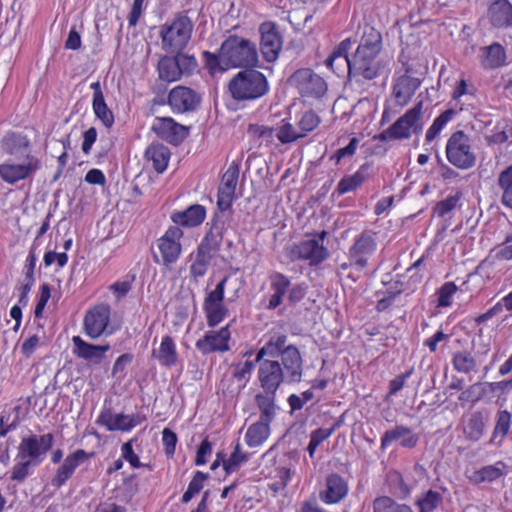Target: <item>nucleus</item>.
Returning <instances> with one entry per match:
<instances>
[{
	"label": "nucleus",
	"instance_id": "17",
	"mask_svg": "<svg viewBox=\"0 0 512 512\" xmlns=\"http://www.w3.org/2000/svg\"><path fill=\"white\" fill-rule=\"evenodd\" d=\"M110 307L99 304L87 311L84 317V329L86 334L96 339L103 335L110 321Z\"/></svg>",
	"mask_w": 512,
	"mask_h": 512
},
{
	"label": "nucleus",
	"instance_id": "30",
	"mask_svg": "<svg viewBox=\"0 0 512 512\" xmlns=\"http://www.w3.org/2000/svg\"><path fill=\"white\" fill-rule=\"evenodd\" d=\"M73 353L81 359L99 364L105 357V353L110 350V345H94L84 341L80 336H74Z\"/></svg>",
	"mask_w": 512,
	"mask_h": 512
},
{
	"label": "nucleus",
	"instance_id": "20",
	"mask_svg": "<svg viewBox=\"0 0 512 512\" xmlns=\"http://www.w3.org/2000/svg\"><path fill=\"white\" fill-rule=\"evenodd\" d=\"M420 440L419 434L405 425H395L386 430L381 437L380 448L386 450L392 443L399 441L402 448L413 449Z\"/></svg>",
	"mask_w": 512,
	"mask_h": 512
},
{
	"label": "nucleus",
	"instance_id": "62",
	"mask_svg": "<svg viewBox=\"0 0 512 512\" xmlns=\"http://www.w3.org/2000/svg\"><path fill=\"white\" fill-rule=\"evenodd\" d=\"M495 258L503 261L512 260V234L507 235L504 241L495 248Z\"/></svg>",
	"mask_w": 512,
	"mask_h": 512
},
{
	"label": "nucleus",
	"instance_id": "31",
	"mask_svg": "<svg viewBox=\"0 0 512 512\" xmlns=\"http://www.w3.org/2000/svg\"><path fill=\"white\" fill-rule=\"evenodd\" d=\"M372 166L369 163H363L350 175H345L337 184L332 196H342L346 193L357 190L370 176Z\"/></svg>",
	"mask_w": 512,
	"mask_h": 512
},
{
	"label": "nucleus",
	"instance_id": "7",
	"mask_svg": "<svg viewBox=\"0 0 512 512\" xmlns=\"http://www.w3.org/2000/svg\"><path fill=\"white\" fill-rule=\"evenodd\" d=\"M53 445L54 436L52 433L31 434L22 437L17 448L16 460L26 459L39 466L45 460Z\"/></svg>",
	"mask_w": 512,
	"mask_h": 512
},
{
	"label": "nucleus",
	"instance_id": "46",
	"mask_svg": "<svg viewBox=\"0 0 512 512\" xmlns=\"http://www.w3.org/2000/svg\"><path fill=\"white\" fill-rule=\"evenodd\" d=\"M497 183L501 190V203L512 209V164L500 172Z\"/></svg>",
	"mask_w": 512,
	"mask_h": 512
},
{
	"label": "nucleus",
	"instance_id": "13",
	"mask_svg": "<svg viewBox=\"0 0 512 512\" xmlns=\"http://www.w3.org/2000/svg\"><path fill=\"white\" fill-rule=\"evenodd\" d=\"M239 172V164L233 161L222 176L217 193V207L221 212L229 210L232 206Z\"/></svg>",
	"mask_w": 512,
	"mask_h": 512
},
{
	"label": "nucleus",
	"instance_id": "52",
	"mask_svg": "<svg viewBox=\"0 0 512 512\" xmlns=\"http://www.w3.org/2000/svg\"><path fill=\"white\" fill-rule=\"evenodd\" d=\"M248 460V456L241 453L240 443H236L234 451L228 459L223 460V468L226 474H231L239 469V467Z\"/></svg>",
	"mask_w": 512,
	"mask_h": 512
},
{
	"label": "nucleus",
	"instance_id": "2",
	"mask_svg": "<svg viewBox=\"0 0 512 512\" xmlns=\"http://www.w3.org/2000/svg\"><path fill=\"white\" fill-rule=\"evenodd\" d=\"M205 67L215 77L230 68L255 67L258 64L256 45L249 39L238 35L227 37L219 49V54L203 52Z\"/></svg>",
	"mask_w": 512,
	"mask_h": 512
},
{
	"label": "nucleus",
	"instance_id": "4",
	"mask_svg": "<svg viewBox=\"0 0 512 512\" xmlns=\"http://www.w3.org/2000/svg\"><path fill=\"white\" fill-rule=\"evenodd\" d=\"M193 29L194 23L185 12L176 13L171 21L160 26L162 49L169 54L183 51L191 40Z\"/></svg>",
	"mask_w": 512,
	"mask_h": 512
},
{
	"label": "nucleus",
	"instance_id": "12",
	"mask_svg": "<svg viewBox=\"0 0 512 512\" xmlns=\"http://www.w3.org/2000/svg\"><path fill=\"white\" fill-rule=\"evenodd\" d=\"M260 52L267 62L278 59L282 50L283 39L274 22H263L259 26Z\"/></svg>",
	"mask_w": 512,
	"mask_h": 512
},
{
	"label": "nucleus",
	"instance_id": "22",
	"mask_svg": "<svg viewBox=\"0 0 512 512\" xmlns=\"http://www.w3.org/2000/svg\"><path fill=\"white\" fill-rule=\"evenodd\" d=\"M182 236L183 231L178 226H172L158 240V248L164 264H172L179 258L181 253L179 240Z\"/></svg>",
	"mask_w": 512,
	"mask_h": 512
},
{
	"label": "nucleus",
	"instance_id": "29",
	"mask_svg": "<svg viewBox=\"0 0 512 512\" xmlns=\"http://www.w3.org/2000/svg\"><path fill=\"white\" fill-rule=\"evenodd\" d=\"M357 41V39L352 40L351 38L342 40L326 59V66L336 73L343 72L344 68L346 67L348 69V74L350 75V65L352 64V58H349L348 54L352 43H356Z\"/></svg>",
	"mask_w": 512,
	"mask_h": 512
},
{
	"label": "nucleus",
	"instance_id": "23",
	"mask_svg": "<svg viewBox=\"0 0 512 512\" xmlns=\"http://www.w3.org/2000/svg\"><path fill=\"white\" fill-rule=\"evenodd\" d=\"M229 339L230 332L227 325L219 331H207L202 338L196 341L195 347L203 355L213 352H226L229 350Z\"/></svg>",
	"mask_w": 512,
	"mask_h": 512
},
{
	"label": "nucleus",
	"instance_id": "3",
	"mask_svg": "<svg viewBox=\"0 0 512 512\" xmlns=\"http://www.w3.org/2000/svg\"><path fill=\"white\" fill-rule=\"evenodd\" d=\"M231 97L236 101H252L269 92L266 76L252 68L239 71L228 83Z\"/></svg>",
	"mask_w": 512,
	"mask_h": 512
},
{
	"label": "nucleus",
	"instance_id": "14",
	"mask_svg": "<svg viewBox=\"0 0 512 512\" xmlns=\"http://www.w3.org/2000/svg\"><path fill=\"white\" fill-rule=\"evenodd\" d=\"M329 256L328 249L317 239H306L291 249L292 260H306L311 266L321 264Z\"/></svg>",
	"mask_w": 512,
	"mask_h": 512
},
{
	"label": "nucleus",
	"instance_id": "56",
	"mask_svg": "<svg viewBox=\"0 0 512 512\" xmlns=\"http://www.w3.org/2000/svg\"><path fill=\"white\" fill-rule=\"evenodd\" d=\"M458 287L454 282H445L437 290V307H449L452 305L453 296L457 292Z\"/></svg>",
	"mask_w": 512,
	"mask_h": 512
},
{
	"label": "nucleus",
	"instance_id": "26",
	"mask_svg": "<svg viewBox=\"0 0 512 512\" xmlns=\"http://www.w3.org/2000/svg\"><path fill=\"white\" fill-rule=\"evenodd\" d=\"M489 23L497 29H512V3L509 0H493L487 9Z\"/></svg>",
	"mask_w": 512,
	"mask_h": 512
},
{
	"label": "nucleus",
	"instance_id": "44",
	"mask_svg": "<svg viewBox=\"0 0 512 512\" xmlns=\"http://www.w3.org/2000/svg\"><path fill=\"white\" fill-rule=\"evenodd\" d=\"M160 79L167 82H174L181 78V73L174 56H164L158 63Z\"/></svg>",
	"mask_w": 512,
	"mask_h": 512
},
{
	"label": "nucleus",
	"instance_id": "9",
	"mask_svg": "<svg viewBox=\"0 0 512 512\" xmlns=\"http://www.w3.org/2000/svg\"><path fill=\"white\" fill-rule=\"evenodd\" d=\"M41 168L42 162L37 156H29L21 163L5 161L0 163V178L9 185H15L32 178Z\"/></svg>",
	"mask_w": 512,
	"mask_h": 512
},
{
	"label": "nucleus",
	"instance_id": "1",
	"mask_svg": "<svg viewBox=\"0 0 512 512\" xmlns=\"http://www.w3.org/2000/svg\"><path fill=\"white\" fill-rule=\"evenodd\" d=\"M287 342L285 334H274L257 351V378L264 391L277 392L283 383L294 384L302 380V355L295 345Z\"/></svg>",
	"mask_w": 512,
	"mask_h": 512
},
{
	"label": "nucleus",
	"instance_id": "57",
	"mask_svg": "<svg viewBox=\"0 0 512 512\" xmlns=\"http://www.w3.org/2000/svg\"><path fill=\"white\" fill-rule=\"evenodd\" d=\"M174 58L178 64V68L180 70L181 75H190L192 74L198 64L197 60L193 55H188L186 53L181 52H174Z\"/></svg>",
	"mask_w": 512,
	"mask_h": 512
},
{
	"label": "nucleus",
	"instance_id": "45",
	"mask_svg": "<svg viewBox=\"0 0 512 512\" xmlns=\"http://www.w3.org/2000/svg\"><path fill=\"white\" fill-rule=\"evenodd\" d=\"M452 365L457 372L469 374L476 371L477 362L470 351L462 350L453 354Z\"/></svg>",
	"mask_w": 512,
	"mask_h": 512
},
{
	"label": "nucleus",
	"instance_id": "18",
	"mask_svg": "<svg viewBox=\"0 0 512 512\" xmlns=\"http://www.w3.org/2000/svg\"><path fill=\"white\" fill-rule=\"evenodd\" d=\"M377 247L374 238L368 233H361L349 248L348 258L355 264V269L362 271L368 264V259Z\"/></svg>",
	"mask_w": 512,
	"mask_h": 512
},
{
	"label": "nucleus",
	"instance_id": "48",
	"mask_svg": "<svg viewBox=\"0 0 512 512\" xmlns=\"http://www.w3.org/2000/svg\"><path fill=\"white\" fill-rule=\"evenodd\" d=\"M456 111L454 109H447L437 116L432 125L427 129L425 135V143H431L444 129V127L453 119Z\"/></svg>",
	"mask_w": 512,
	"mask_h": 512
},
{
	"label": "nucleus",
	"instance_id": "11",
	"mask_svg": "<svg viewBox=\"0 0 512 512\" xmlns=\"http://www.w3.org/2000/svg\"><path fill=\"white\" fill-rule=\"evenodd\" d=\"M302 96L321 98L327 91L325 80L310 68L298 69L290 78Z\"/></svg>",
	"mask_w": 512,
	"mask_h": 512
},
{
	"label": "nucleus",
	"instance_id": "49",
	"mask_svg": "<svg viewBox=\"0 0 512 512\" xmlns=\"http://www.w3.org/2000/svg\"><path fill=\"white\" fill-rule=\"evenodd\" d=\"M373 512H413L406 504H399L388 496L377 497L373 501Z\"/></svg>",
	"mask_w": 512,
	"mask_h": 512
},
{
	"label": "nucleus",
	"instance_id": "61",
	"mask_svg": "<svg viewBox=\"0 0 512 512\" xmlns=\"http://www.w3.org/2000/svg\"><path fill=\"white\" fill-rule=\"evenodd\" d=\"M121 456L122 459L127 461L132 468L136 469L144 466V464L140 462L139 457L133 450V440H129L121 446Z\"/></svg>",
	"mask_w": 512,
	"mask_h": 512
},
{
	"label": "nucleus",
	"instance_id": "63",
	"mask_svg": "<svg viewBox=\"0 0 512 512\" xmlns=\"http://www.w3.org/2000/svg\"><path fill=\"white\" fill-rule=\"evenodd\" d=\"M51 296V290L48 284H42L40 287V294L35 306L34 314L36 318H41L43 316V311L47 302Z\"/></svg>",
	"mask_w": 512,
	"mask_h": 512
},
{
	"label": "nucleus",
	"instance_id": "47",
	"mask_svg": "<svg viewBox=\"0 0 512 512\" xmlns=\"http://www.w3.org/2000/svg\"><path fill=\"white\" fill-rule=\"evenodd\" d=\"M443 502V495L435 490L429 489L422 493L416 500L419 512H433Z\"/></svg>",
	"mask_w": 512,
	"mask_h": 512
},
{
	"label": "nucleus",
	"instance_id": "42",
	"mask_svg": "<svg viewBox=\"0 0 512 512\" xmlns=\"http://www.w3.org/2000/svg\"><path fill=\"white\" fill-rule=\"evenodd\" d=\"M270 422L258 420L250 425L245 434V442L249 447L262 445L270 435Z\"/></svg>",
	"mask_w": 512,
	"mask_h": 512
},
{
	"label": "nucleus",
	"instance_id": "36",
	"mask_svg": "<svg viewBox=\"0 0 512 512\" xmlns=\"http://www.w3.org/2000/svg\"><path fill=\"white\" fill-rule=\"evenodd\" d=\"M152 357L157 359L163 367L175 366L179 355L173 338L169 335L163 336L159 348L152 350Z\"/></svg>",
	"mask_w": 512,
	"mask_h": 512
},
{
	"label": "nucleus",
	"instance_id": "33",
	"mask_svg": "<svg viewBox=\"0 0 512 512\" xmlns=\"http://www.w3.org/2000/svg\"><path fill=\"white\" fill-rule=\"evenodd\" d=\"M93 90L92 108L95 116L101 120L106 127H111L114 123V115L106 104L101 83L95 81L90 84Z\"/></svg>",
	"mask_w": 512,
	"mask_h": 512
},
{
	"label": "nucleus",
	"instance_id": "34",
	"mask_svg": "<svg viewBox=\"0 0 512 512\" xmlns=\"http://www.w3.org/2000/svg\"><path fill=\"white\" fill-rule=\"evenodd\" d=\"M481 66L486 70H494L506 64V50L502 44L494 42L481 48Z\"/></svg>",
	"mask_w": 512,
	"mask_h": 512
},
{
	"label": "nucleus",
	"instance_id": "51",
	"mask_svg": "<svg viewBox=\"0 0 512 512\" xmlns=\"http://www.w3.org/2000/svg\"><path fill=\"white\" fill-rule=\"evenodd\" d=\"M36 467H38L36 464L26 459L17 460L11 470L10 479L21 484L27 479V477L33 474Z\"/></svg>",
	"mask_w": 512,
	"mask_h": 512
},
{
	"label": "nucleus",
	"instance_id": "10",
	"mask_svg": "<svg viewBox=\"0 0 512 512\" xmlns=\"http://www.w3.org/2000/svg\"><path fill=\"white\" fill-rule=\"evenodd\" d=\"M423 127V101L407 110L390 126L396 140L409 139L412 134L418 135Z\"/></svg>",
	"mask_w": 512,
	"mask_h": 512
},
{
	"label": "nucleus",
	"instance_id": "39",
	"mask_svg": "<svg viewBox=\"0 0 512 512\" xmlns=\"http://www.w3.org/2000/svg\"><path fill=\"white\" fill-rule=\"evenodd\" d=\"M463 433L469 441L477 442L484 435L485 423L483 413L474 411L466 417H463Z\"/></svg>",
	"mask_w": 512,
	"mask_h": 512
},
{
	"label": "nucleus",
	"instance_id": "27",
	"mask_svg": "<svg viewBox=\"0 0 512 512\" xmlns=\"http://www.w3.org/2000/svg\"><path fill=\"white\" fill-rule=\"evenodd\" d=\"M420 85L421 80L419 78L407 74L396 79L393 85L392 94L399 110L409 103Z\"/></svg>",
	"mask_w": 512,
	"mask_h": 512
},
{
	"label": "nucleus",
	"instance_id": "59",
	"mask_svg": "<svg viewBox=\"0 0 512 512\" xmlns=\"http://www.w3.org/2000/svg\"><path fill=\"white\" fill-rule=\"evenodd\" d=\"M461 198V193L457 192L454 195L446 197L444 200L438 202L434 208V213L438 217H444L446 214L454 210Z\"/></svg>",
	"mask_w": 512,
	"mask_h": 512
},
{
	"label": "nucleus",
	"instance_id": "24",
	"mask_svg": "<svg viewBox=\"0 0 512 512\" xmlns=\"http://www.w3.org/2000/svg\"><path fill=\"white\" fill-rule=\"evenodd\" d=\"M348 482L339 474L326 476L324 489L319 492V499L328 505L341 502L348 494Z\"/></svg>",
	"mask_w": 512,
	"mask_h": 512
},
{
	"label": "nucleus",
	"instance_id": "43",
	"mask_svg": "<svg viewBox=\"0 0 512 512\" xmlns=\"http://www.w3.org/2000/svg\"><path fill=\"white\" fill-rule=\"evenodd\" d=\"M20 406L5 409L0 414V437L15 431L20 424Z\"/></svg>",
	"mask_w": 512,
	"mask_h": 512
},
{
	"label": "nucleus",
	"instance_id": "6",
	"mask_svg": "<svg viewBox=\"0 0 512 512\" xmlns=\"http://www.w3.org/2000/svg\"><path fill=\"white\" fill-rule=\"evenodd\" d=\"M470 142V137L462 130L451 134L445 147L446 158L450 164L462 170L475 166L477 158Z\"/></svg>",
	"mask_w": 512,
	"mask_h": 512
},
{
	"label": "nucleus",
	"instance_id": "64",
	"mask_svg": "<svg viewBox=\"0 0 512 512\" xmlns=\"http://www.w3.org/2000/svg\"><path fill=\"white\" fill-rule=\"evenodd\" d=\"M402 293V290L389 289L385 292V295L377 301L376 310L378 312H384L388 310L394 303L397 296Z\"/></svg>",
	"mask_w": 512,
	"mask_h": 512
},
{
	"label": "nucleus",
	"instance_id": "38",
	"mask_svg": "<svg viewBox=\"0 0 512 512\" xmlns=\"http://www.w3.org/2000/svg\"><path fill=\"white\" fill-rule=\"evenodd\" d=\"M207 225H210V228L200 243V246L216 251L221 246L226 230L225 221L218 214H215Z\"/></svg>",
	"mask_w": 512,
	"mask_h": 512
},
{
	"label": "nucleus",
	"instance_id": "16",
	"mask_svg": "<svg viewBox=\"0 0 512 512\" xmlns=\"http://www.w3.org/2000/svg\"><path fill=\"white\" fill-rule=\"evenodd\" d=\"M94 452H86L83 449H77L73 453L66 456L63 463L57 468L55 475L51 480V484L60 488L71 478L77 467H79L86 460L92 458Z\"/></svg>",
	"mask_w": 512,
	"mask_h": 512
},
{
	"label": "nucleus",
	"instance_id": "21",
	"mask_svg": "<svg viewBox=\"0 0 512 512\" xmlns=\"http://www.w3.org/2000/svg\"><path fill=\"white\" fill-rule=\"evenodd\" d=\"M152 130L163 140L178 145L187 136V128L176 123L171 117H157L152 124Z\"/></svg>",
	"mask_w": 512,
	"mask_h": 512
},
{
	"label": "nucleus",
	"instance_id": "54",
	"mask_svg": "<svg viewBox=\"0 0 512 512\" xmlns=\"http://www.w3.org/2000/svg\"><path fill=\"white\" fill-rule=\"evenodd\" d=\"M257 363L255 360H246L234 365L232 375L238 382H242V387H245L250 380L251 373Z\"/></svg>",
	"mask_w": 512,
	"mask_h": 512
},
{
	"label": "nucleus",
	"instance_id": "5",
	"mask_svg": "<svg viewBox=\"0 0 512 512\" xmlns=\"http://www.w3.org/2000/svg\"><path fill=\"white\" fill-rule=\"evenodd\" d=\"M390 73V63L385 57L379 55H353L350 65V78L360 82L374 80L379 77L387 78Z\"/></svg>",
	"mask_w": 512,
	"mask_h": 512
},
{
	"label": "nucleus",
	"instance_id": "40",
	"mask_svg": "<svg viewBox=\"0 0 512 512\" xmlns=\"http://www.w3.org/2000/svg\"><path fill=\"white\" fill-rule=\"evenodd\" d=\"M507 465L503 461H497L492 465L483 466L474 471L469 479L474 484L490 483L506 475Z\"/></svg>",
	"mask_w": 512,
	"mask_h": 512
},
{
	"label": "nucleus",
	"instance_id": "58",
	"mask_svg": "<svg viewBox=\"0 0 512 512\" xmlns=\"http://www.w3.org/2000/svg\"><path fill=\"white\" fill-rule=\"evenodd\" d=\"M319 124L320 117L312 110L306 111L302 114L298 122L299 132L300 134H303L304 137L307 133L313 131Z\"/></svg>",
	"mask_w": 512,
	"mask_h": 512
},
{
	"label": "nucleus",
	"instance_id": "55",
	"mask_svg": "<svg viewBox=\"0 0 512 512\" xmlns=\"http://www.w3.org/2000/svg\"><path fill=\"white\" fill-rule=\"evenodd\" d=\"M512 422V415L507 410H500L496 414V423L493 431V438L498 435L501 436V440L508 434Z\"/></svg>",
	"mask_w": 512,
	"mask_h": 512
},
{
	"label": "nucleus",
	"instance_id": "15",
	"mask_svg": "<svg viewBox=\"0 0 512 512\" xmlns=\"http://www.w3.org/2000/svg\"><path fill=\"white\" fill-rule=\"evenodd\" d=\"M1 151L8 156L23 158L34 156L30 138L19 131H7L0 140Z\"/></svg>",
	"mask_w": 512,
	"mask_h": 512
},
{
	"label": "nucleus",
	"instance_id": "50",
	"mask_svg": "<svg viewBox=\"0 0 512 512\" xmlns=\"http://www.w3.org/2000/svg\"><path fill=\"white\" fill-rule=\"evenodd\" d=\"M209 478L207 473L202 471H196L188 484L187 490L183 493L181 502L183 504H187L191 501V499L200 493V491L204 487L205 481Z\"/></svg>",
	"mask_w": 512,
	"mask_h": 512
},
{
	"label": "nucleus",
	"instance_id": "8",
	"mask_svg": "<svg viewBox=\"0 0 512 512\" xmlns=\"http://www.w3.org/2000/svg\"><path fill=\"white\" fill-rule=\"evenodd\" d=\"M229 280V276L222 278L204 299L203 310L209 327L217 326L228 316L229 311L224 304V295L225 287Z\"/></svg>",
	"mask_w": 512,
	"mask_h": 512
},
{
	"label": "nucleus",
	"instance_id": "19",
	"mask_svg": "<svg viewBox=\"0 0 512 512\" xmlns=\"http://www.w3.org/2000/svg\"><path fill=\"white\" fill-rule=\"evenodd\" d=\"M201 97L193 89L185 86L174 87L168 95V104L174 112L194 111L200 104Z\"/></svg>",
	"mask_w": 512,
	"mask_h": 512
},
{
	"label": "nucleus",
	"instance_id": "35",
	"mask_svg": "<svg viewBox=\"0 0 512 512\" xmlns=\"http://www.w3.org/2000/svg\"><path fill=\"white\" fill-rule=\"evenodd\" d=\"M206 217V209L200 204H193L183 211L174 212L171 220L184 227H196L200 225Z\"/></svg>",
	"mask_w": 512,
	"mask_h": 512
},
{
	"label": "nucleus",
	"instance_id": "25",
	"mask_svg": "<svg viewBox=\"0 0 512 512\" xmlns=\"http://www.w3.org/2000/svg\"><path fill=\"white\" fill-rule=\"evenodd\" d=\"M96 422L110 432H129L139 424L135 415L113 414L110 408H103Z\"/></svg>",
	"mask_w": 512,
	"mask_h": 512
},
{
	"label": "nucleus",
	"instance_id": "32",
	"mask_svg": "<svg viewBox=\"0 0 512 512\" xmlns=\"http://www.w3.org/2000/svg\"><path fill=\"white\" fill-rule=\"evenodd\" d=\"M269 281L272 295L269 298L267 309L274 310L283 303L284 296L288 293V288L291 286V280L281 272H273L269 276Z\"/></svg>",
	"mask_w": 512,
	"mask_h": 512
},
{
	"label": "nucleus",
	"instance_id": "41",
	"mask_svg": "<svg viewBox=\"0 0 512 512\" xmlns=\"http://www.w3.org/2000/svg\"><path fill=\"white\" fill-rule=\"evenodd\" d=\"M145 156L152 161L155 171L163 173L167 169L171 153L167 146L157 143L146 149Z\"/></svg>",
	"mask_w": 512,
	"mask_h": 512
},
{
	"label": "nucleus",
	"instance_id": "60",
	"mask_svg": "<svg viewBox=\"0 0 512 512\" xmlns=\"http://www.w3.org/2000/svg\"><path fill=\"white\" fill-rule=\"evenodd\" d=\"M178 438L176 433H174L169 428H164L162 431V444L164 446V452L167 457L172 458L175 454L176 444Z\"/></svg>",
	"mask_w": 512,
	"mask_h": 512
},
{
	"label": "nucleus",
	"instance_id": "28",
	"mask_svg": "<svg viewBox=\"0 0 512 512\" xmlns=\"http://www.w3.org/2000/svg\"><path fill=\"white\" fill-rule=\"evenodd\" d=\"M361 36L359 39V45L354 55H379L382 50V36L381 33L373 26L365 23L359 26Z\"/></svg>",
	"mask_w": 512,
	"mask_h": 512
},
{
	"label": "nucleus",
	"instance_id": "53",
	"mask_svg": "<svg viewBox=\"0 0 512 512\" xmlns=\"http://www.w3.org/2000/svg\"><path fill=\"white\" fill-rule=\"evenodd\" d=\"M276 137L282 144H288L303 138V134H300L290 122L282 120L281 125L277 129Z\"/></svg>",
	"mask_w": 512,
	"mask_h": 512
},
{
	"label": "nucleus",
	"instance_id": "37",
	"mask_svg": "<svg viewBox=\"0 0 512 512\" xmlns=\"http://www.w3.org/2000/svg\"><path fill=\"white\" fill-rule=\"evenodd\" d=\"M276 393L277 392L262 390L255 395L254 400L260 412V420L271 423L275 419L277 411L279 410L276 404Z\"/></svg>",
	"mask_w": 512,
	"mask_h": 512
}]
</instances>
